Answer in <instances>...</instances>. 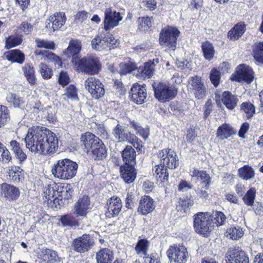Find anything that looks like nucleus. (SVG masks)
Returning <instances> with one entry per match:
<instances>
[{"mask_svg":"<svg viewBox=\"0 0 263 263\" xmlns=\"http://www.w3.org/2000/svg\"><path fill=\"white\" fill-rule=\"evenodd\" d=\"M25 142L26 147L33 153L51 154L58 147V139L55 134L42 126L30 128Z\"/></svg>","mask_w":263,"mask_h":263,"instance_id":"f257e3e1","label":"nucleus"},{"mask_svg":"<svg viewBox=\"0 0 263 263\" xmlns=\"http://www.w3.org/2000/svg\"><path fill=\"white\" fill-rule=\"evenodd\" d=\"M81 141L86 152L94 159L103 160L107 156V150L103 142L96 136L86 132L81 136Z\"/></svg>","mask_w":263,"mask_h":263,"instance_id":"f03ea898","label":"nucleus"},{"mask_svg":"<svg viewBox=\"0 0 263 263\" xmlns=\"http://www.w3.org/2000/svg\"><path fill=\"white\" fill-rule=\"evenodd\" d=\"M78 164L74 161L64 158L56 161L52 166L51 173L54 177L62 180H68L77 174Z\"/></svg>","mask_w":263,"mask_h":263,"instance_id":"7ed1b4c3","label":"nucleus"},{"mask_svg":"<svg viewBox=\"0 0 263 263\" xmlns=\"http://www.w3.org/2000/svg\"><path fill=\"white\" fill-rule=\"evenodd\" d=\"M155 97L161 102L169 101L174 98L177 93L176 86L164 82H154L152 84Z\"/></svg>","mask_w":263,"mask_h":263,"instance_id":"20e7f679","label":"nucleus"},{"mask_svg":"<svg viewBox=\"0 0 263 263\" xmlns=\"http://www.w3.org/2000/svg\"><path fill=\"white\" fill-rule=\"evenodd\" d=\"M117 40L108 31L102 29L100 30L96 37L91 41V47L98 51L110 50L114 48Z\"/></svg>","mask_w":263,"mask_h":263,"instance_id":"39448f33","label":"nucleus"},{"mask_svg":"<svg viewBox=\"0 0 263 263\" xmlns=\"http://www.w3.org/2000/svg\"><path fill=\"white\" fill-rule=\"evenodd\" d=\"M211 217L209 213L199 212L194 215V227L196 232L208 236L213 227Z\"/></svg>","mask_w":263,"mask_h":263,"instance_id":"423d86ee","label":"nucleus"},{"mask_svg":"<svg viewBox=\"0 0 263 263\" xmlns=\"http://www.w3.org/2000/svg\"><path fill=\"white\" fill-rule=\"evenodd\" d=\"M73 64L78 70L88 74L98 73L101 68L99 59L96 57L73 59Z\"/></svg>","mask_w":263,"mask_h":263,"instance_id":"0eeeda50","label":"nucleus"},{"mask_svg":"<svg viewBox=\"0 0 263 263\" xmlns=\"http://www.w3.org/2000/svg\"><path fill=\"white\" fill-rule=\"evenodd\" d=\"M180 31L176 27L167 26L163 28L160 33L159 43L163 47L174 50L176 47V40Z\"/></svg>","mask_w":263,"mask_h":263,"instance_id":"6e6552de","label":"nucleus"},{"mask_svg":"<svg viewBox=\"0 0 263 263\" xmlns=\"http://www.w3.org/2000/svg\"><path fill=\"white\" fill-rule=\"evenodd\" d=\"M112 134L120 142L128 141L136 148L142 147V142L134 134L128 132L126 128L118 124L112 129Z\"/></svg>","mask_w":263,"mask_h":263,"instance_id":"1a4fd4ad","label":"nucleus"},{"mask_svg":"<svg viewBox=\"0 0 263 263\" xmlns=\"http://www.w3.org/2000/svg\"><path fill=\"white\" fill-rule=\"evenodd\" d=\"M189 91L193 93L198 99H203L206 94V87L201 77L198 76L191 77L189 78L187 84Z\"/></svg>","mask_w":263,"mask_h":263,"instance_id":"9d476101","label":"nucleus"},{"mask_svg":"<svg viewBox=\"0 0 263 263\" xmlns=\"http://www.w3.org/2000/svg\"><path fill=\"white\" fill-rule=\"evenodd\" d=\"M254 78V73L252 68L245 64H241L238 66L235 72L231 76V79L232 81L246 82L248 84L251 83Z\"/></svg>","mask_w":263,"mask_h":263,"instance_id":"9b49d317","label":"nucleus"},{"mask_svg":"<svg viewBox=\"0 0 263 263\" xmlns=\"http://www.w3.org/2000/svg\"><path fill=\"white\" fill-rule=\"evenodd\" d=\"M160 164L165 168L174 169L179 165V159L176 153L171 149H163L159 153Z\"/></svg>","mask_w":263,"mask_h":263,"instance_id":"f8f14e48","label":"nucleus"},{"mask_svg":"<svg viewBox=\"0 0 263 263\" xmlns=\"http://www.w3.org/2000/svg\"><path fill=\"white\" fill-rule=\"evenodd\" d=\"M84 86L92 97L97 99L104 95L105 90L99 80L93 77L88 78L84 83Z\"/></svg>","mask_w":263,"mask_h":263,"instance_id":"ddd939ff","label":"nucleus"},{"mask_svg":"<svg viewBox=\"0 0 263 263\" xmlns=\"http://www.w3.org/2000/svg\"><path fill=\"white\" fill-rule=\"evenodd\" d=\"M93 243V240L89 235L83 234L73 240L72 247L74 251L82 253L88 251Z\"/></svg>","mask_w":263,"mask_h":263,"instance_id":"4468645a","label":"nucleus"},{"mask_svg":"<svg viewBox=\"0 0 263 263\" xmlns=\"http://www.w3.org/2000/svg\"><path fill=\"white\" fill-rule=\"evenodd\" d=\"M104 13V28L103 29L107 31L117 26L119 22L122 20L121 14L110 8H106Z\"/></svg>","mask_w":263,"mask_h":263,"instance_id":"2eb2a0df","label":"nucleus"},{"mask_svg":"<svg viewBox=\"0 0 263 263\" xmlns=\"http://www.w3.org/2000/svg\"><path fill=\"white\" fill-rule=\"evenodd\" d=\"M55 185L56 197L54 198V203L60 205L62 199H68L72 196V192L71 185L69 183H59L53 184Z\"/></svg>","mask_w":263,"mask_h":263,"instance_id":"dca6fc26","label":"nucleus"},{"mask_svg":"<svg viewBox=\"0 0 263 263\" xmlns=\"http://www.w3.org/2000/svg\"><path fill=\"white\" fill-rule=\"evenodd\" d=\"M90 200L88 196H81L73 206L74 214L77 216L85 217L90 209Z\"/></svg>","mask_w":263,"mask_h":263,"instance_id":"f3484780","label":"nucleus"},{"mask_svg":"<svg viewBox=\"0 0 263 263\" xmlns=\"http://www.w3.org/2000/svg\"><path fill=\"white\" fill-rule=\"evenodd\" d=\"M106 207L107 210L105 215L107 217L110 218L117 216L121 212L122 207L121 200L118 197L113 196L108 199Z\"/></svg>","mask_w":263,"mask_h":263,"instance_id":"a211bd4d","label":"nucleus"},{"mask_svg":"<svg viewBox=\"0 0 263 263\" xmlns=\"http://www.w3.org/2000/svg\"><path fill=\"white\" fill-rule=\"evenodd\" d=\"M129 96L134 102L141 104L144 103L147 96L146 89L144 86L134 84L129 91Z\"/></svg>","mask_w":263,"mask_h":263,"instance_id":"6ab92c4d","label":"nucleus"},{"mask_svg":"<svg viewBox=\"0 0 263 263\" xmlns=\"http://www.w3.org/2000/svg\"><path fill=\"white\" fill-rule=\"evenodd\" d=\"M155 207L154 200L149 196H144L139 201L138 212L146 215L153 211Z\"/></svg>","mask_w":263,"mask_h":263,"instance_id":"aec40b11","label":"nucleus"},{"mask_svg":"<svg viewBox=\"0 0 263 263\" xmlns=\"http://www.w3.org/2000/svg\"><path fill=\"white\" fill-rule=\"evenodd\" d=\"M227 255V263H249L247 254L242 250H232Z\"/></svg>","mask_w":263,"mask_h":263,"instance_id":"412c9836","label":"nucleus"},{"mask_svg":"<svg viewBox=\"0 0 263 263\" xmlns=\"http://www.w3.org/2000/svg\"><path fill=\"white\" fill-rule=\"evenodd\" d=\"M121 176L127 183L133 182L136 178L135 165H121L120 168Z\"/></svg>","mask_w":263,"mask_h":263,"instance_id":"4be33fe9","label":"nucleus"},{"mask_svg":"<svg viewBox=\"0 0 263 263\" xmlns=\"http://www.w3.org/2000/svg\"><path fill=\"white\" fill-rule=\"evenodd\" d=\"M136 153L131 146L127 145L121 153V157L124 162L123 165H135Z\"/></svg>","mask_w":263,"mask_h":263,"instance_id":"5701e85b","label":"nucleus"},{"mask_svg":"<svg viewBox=\"0 0 263 263\" xmlns=\"http://www.w3.org/2000/svg\"><path fill=\"white\" fill-rule=\"evenodd\" d=\"M41 263H57L59 257L56 252L47 248H42L38 254Z\"/></svg>","mask_w":263,"mask_h":263,"instance_id":"b1692460","label":"nucleus"},{"mask_svg":"<svg viewBox=\"0 0 263 263\" xmlns=\"http://www.w3.org/2000/svg\"><path fill=\"white\" fill-rule=\"evenodd\" d=\"M2 194L9 200H15L20 196L19 189L14 186L3 184L2 186Z\"/></svg>","mask_w":263,"mask_h":263,"instance_id":"393cba45","label":"nucleus"},{"mask_svg":"<svg viewBox=\"0 0 263 263\" xmlns=\"http://www.w3.org/2000/svg\"><path fill=\"white\" fill-rule=\"evenodd\" d=\"M155 64L150 61L144 63V66L138 69L137 76L142 79L149 78L152 77L155 71Z\"/></svg>","mask_w":263,"mask_h":263,"instance_id":"a878e982","label":"nucleus"},{"mask_svg":"<svg viewBox=\"0 0 263 263\" xmlns=\"http://www.w3.org/2000/svg\"><path fill=\"white\" fill-rule=\"evenodd\" d=\"M49 21L52 23V29L53 31L61 28L65 24L66 17L63 12H55L50 16Z\"/></svg>","mask_w":263,"mask_h":263,"instance_id":"bb28decb","label":"nucleus"},{"mask_svg":"<svg viewBox=\"0 0 263 263\" xmlns=\"http://www.w3.org/2000/svg\"><path fill=\"white\" fill-rule=\"evenodd\" d=\"M35 55L41 60L44 59L47 62H54L59 66H62V61L60 58L51 52L46 50H36L34 52Z\"/></svg>","mask_w":263,"mask_h":263,"instance_id":"cd10ccee","label":"nucleus"},{"mask_svg":"<svg viewBox=\"0 0 263 263\" xmlns=\"http://www.w3.org/2000/svg\"><path fill=\"white\" fill-rule=\"evenodd\" d=\"M221 100L227 108L233 109L236 106L238 99L230 91H226L222 93Z\"/></svg>","mask_w":263,"mask_h":263,"instance_id":"c85d7f7f","label":"nucleus"},{"mask_svg":"<svg viewBox=\"0 0 263 263\" xmlns=\"http://www.w3.org/2000/svg\"><path fill=\"white\" fill-rule=\"evenodd\" d=\"M153 171L155 172L154 174L158 183L161 184L167 182L168 173L166 168L159 164L155 167Z\"/></svg>","mask_w":263,"mask_h":263,"instance_id":"c756f323","label":"nucleus"},{"mask_svg":"<svg viewBox=\"0 0 263 263\" xmlns=\"http://www.w3.org/2000/svg\"><path fill=\"white\" fill-rule=\"evenodd\" d=\"M81 49V42L78 40H72L69 43V46L65 52L69 55L72 56V62L73 60H80L78 58V53Z\"/></svg>","mask_w":263,"mask_h":263,"instance_id":"7c9ffc66","label":"nucleus"},{"mask_svg":"<svg viewBox=\"0 0 263 263\" xmlns=\"http://www.w3.org/2000/svg\"><path fill=\"white\" fill-rule=\"evenodd\" d=\"M235 134L234 129L228 124H223L220 126L216 132V136L220 140L228 139Z\"/></svg>","mask_w":263,"mask_h":263,"instance_id":"2f4dec72","label":"nucleus"},{"mask_svg":"<svg viewBox=\"0 0 263 263\" xmlns=\"http://www.w3.org/2000/svg\"><path fill=\"white\" fill-rule=\"evenodd\" d=\"M113 259L112 251L108 249L101 250L96 254L97 263H111Z\"/></svg>","mask_w":263,"mask_h":263,"instance_id":"473e14b6","label":"nucleus"},{"mask_svg":"<svg viewBox=\"0 0 263 263\" xmlns=\"http://www.w3.org/2000/svg\"><path fill=\"white\" fill-rule=\"evenodd\" d=\"M7 59L13 63L22 64L25 60L24 53L19 49H14L6 53Z\"/></svg>","mask_w":263,"mask_h":263,"instance_id":"72a5a7b5","label":"nucleus"},{"mask_svg":"<svg viewBox=\"0 0 263 263\" xmlns=\"http://www.w3.org/2000/svg\"><path fill=\"white\" fill-rule=\"evenodd\" d=\"M245 31V25L239 23L235 25L228 32V37L230 40L236 41L241 36Z\"/></svg>","mask_w":263,"mask_h":263,"instance_id":"f704fd0d","label":"nucleus"},{"mask_svg":"<svg viewBox=\"0 0 263 263\" xmlns=\"http://www.w3.org/2000/svg\"><path fill=\"white\" fill-rule=\"evenodd\" d=\"M22 70L25 77L30 84L33 85L36 83V79L35 76V71L31 65L25 64L22 67Z\"/></svg>","mask_w":263,"mask_h":263,"instance_id":"c9c22d12","label":"nucleus"},{"mask_svg":"<svg viewBox=\"0 0 263 263\" xmlns=\"http://www.w3.org/2000/svg\"><path fill=\"white\" fill-rule=\"evenodd\" d=\"M167 255L171 263H181L180 250L179 247L175 246H170L167 251Z\"/></svg>","mask_w":263,"mask_h":263,"instance_id":"e433bc0d","label":"nucleus"},{"mask_svg":"<svg viewBox=\"0 0 263 263\" xmlns=\"http://www.w3.org/2000/svg\"><path fill=\"white\" fill-rule=\"evenodd\" d=\"M148 246L149 242L146 239L139 240L135 248L136 253L140 257H145L147 255Z\"/></svg>","mask_w":263,"mask_h":263,"instance_id":"4c0bfd02","label":"nucleus"},{"mask_svg":"<svg viewBox=\"0 0 263 263\" xmlns=\"http://www.w3.org/2000/svg\"><path fill=\"white\" fill-rule=\"evenodd\" d=\"M129 126L133 127L136 131L137 135L141 136L144 140H146L149 135V129L148 128H143L139 125L135 121H130Z\"/></svg>","mask_w":263,"mask_h":263,"instance_id":"58836bf2","label":"nucleus"},{"mask_svg":"<svg viewBox=\"0 0 263 263\" xmlns=\"http://www.w3.org/2000/svg\"><path fill=\"white\" fill-rule=\"evenodd\" d=\"M202 50L206 60L211 61L214 56L215 50L214 46L210 42L206 41L202 43Z\"/></svg>","mask_w":263,"mask_h":263,"instance_id":"ea45409f","label":"nucleus"},{"mask_svg":"<svg viewBox=\"0 0 263 263\" xmlns=\"http://www.w3.org/2000/svg\"><path fill=\"white\" fill-rule=\"evenodd\" d=\"M137 68L135 64L130 60L122 62L119 65V72L121 75L130 73Z\"/></svg>","mask_w":263,"mask_h":263,"instance_id":"a19ab883","label":"nucleus"},{"mask_svg":"<svg viewBox=\"0 0 263 263\" xmlns=\"http://www.w3.org/2000/svg\"><path fill=\"white\" fill-rule=\"evenodd\" d=\"M10 146L20 161L23 162L26 159L27 155L22 151L19 143L15 140L11 141Z\"/></svg>","mask_w":263,"mask_h":263,"instance_id":"79ce46f5","label":"nucleus"},{"mask_svg":"<svg viewBox=\"0 0 263 263\" xmlns=\"http://www.w3.org/2000/svg\"><path fill=\"white\" fill-rule=\"evenodd\" d=\"M6 100L8 104L14 108H21L23 104L22 99L13 93H8L6 97Z\"/></svg>","mask_w":263,"mask_h":263,"instance_id":"37998d69","label":"nucleus"},{"mask_svg":"<svg viewBox=\"0 0 263 263\" xmlns=\"http://www.w3.org/2000/svg\"><path fill=\"white\" fill-rule=\"evenodd\" d=\"M77 215L73 213H70L61 216L60 220L64 226H74L78 225Z\"/></svg>","mask_w":263,"mask_h":263,"instance_id":"c03bdc74","label":"nucleus"},{"mask_svg":"<svg viewBox=\"0 0 263 263\" xmlns=\"http://www.w3.org/2000/svg\"><path fill=\"white\" fill-rule=\"evenodd\" d=\"M33 28V26L30 23L24 21L18 26L16 33L21 36L28 35L32 31Z\"/></svg>","mask_w":263,"mask_h":263,"instance_id":"a18cd8bd","label":"nucleus"},{"mask_svg":"<svg viewBox=\"0 0 263 263\" xmlns=\"http://www.w3.org/2000/svg\"><path fill=\"white\" fill-rule=\"evenodd\" d=\"M53 184H56L55 182H52L50 184L45 186L43 190L44 196L48 200L53 201L54 202V198L56 197V191L55 185Z\"/></svg>","mask_w":263,"mask_h":263,"instance_id":"49530a36","label":"nucleus"},{"mask_svg":"<svg viewBox=\"0 0 263 263\" xmlns=\"http://www.w3.org/2000/svg\"><path fill=\"white\" fill-rule=\"evenodd\" d=\"M137 197L134 190H129L126 194L125 198V204L128 209H133L137 201Z\"/></svg>","mask_w":263,"mask_h":263,"instance_id":"de8ad7c7","label":"nucleus"},{"mask_svg":"<svg viewBox=\"0 0 263 263\" xmlns=\"http://www.w3.org/2000/svg\"><path fill=\"white\" fill-rule=\"evenodd\" d=\"M238 174L242 179L247 180L254 177V172L252 167L246 165L238 170Z\"/></svg>","mask_w":263,"mask_h":263,"instance_id":"09e8293b","label":"nucleus"},{"mask_svg":"<svg viewBox=\"0 0 263 263\" xmlns=\"http://www.w3.org/2000/svg\"><path fill=\"white\" fill-rule=\"evenodd\" d=\"M39 72L45 80L50 79L53 76L52 69L45 63H41L39 65Z\"/></svg>","mask_w":263,"mask_h":263,"instance_id":"8fccbe9b","label":"nucleus"},{"mask_svg":"<svg viewBox=\"0 0 263 263\" xmlns=\"http://www.w3.org/2000/svg\"><path fill=\"white\" fill-rule=\"evenodd\" d=\"M227 237L233 240H237L243 236L244 232L240 227H231L228 229Z\"/></svg>","mask_w":263,"mask_h":263,"instance_id":"3c124183","label":"nucleus"},{"mask_svg":"<svg viewBox=\"0 0 263 263\" xmlns=\"http://www.w3.org/2000/svg\"><path fill=\"white\" fill-rule=\"evenodd\" d=\"M23 40L21 36L17 34L15 36H9L6 39V48L10 49L20 45L22 43Z\"/></svg>","mask_w":263,"mask_h":263,"instance_id":"603ef678","label":"nucleus"},{"mask_svg":"<svg viewBox=\"0 0 263 263\" xmlns=\"http://www.w3.org/2000/svg\"><path fill=\"white\" fill-rule=\"evenodd\" d=\"M253 57L256 61L263 64V43L255 44L253 49Z\"/></svg>","mask_w":263,"mask_h":263,"instance_id":"864d4df0","label":"nucleus"},{"mask_svg":"<svg viewBox=\"0 0 263 263\" xmlns=\"http://www.w3.org/2000/svg\"><path fill=\"white\" fill-rule=\"evenodd\" d=\"M256 190L255 188H250L243 196L242 199L244 203L248 205H253L255 199Z\"/></svg>","mask_w":263,"mask_h":263,"instance_id":"5fc2aeb1","label":"nucleus"},{"mask_svg":"<svg viewBox=\"0 0 263 263\" xmlns=\"http://www.w3.org/2000/svg\"><path fill=\"white\" fill-rule=\"evenodd\" d=\"M10 120V112L6 106L0 105V127L5 125Z\"/></svg>","mask_w":263,"mask_h":263,"instance_id":"6e6d98bb","label":"nucleus"},{"mask_svg":"<svg viewBox=\"0 0 263 263\" xmlns=\"http://www.w3.org/2000/svg\"><path fill=\"white\" fill-rule=\"evenodd\" d=\"M63 96L71 100H78V91L76 86L73 85H70L66 88Z\"/></svg>","mask_w":263,"mask_h":263,"instance_id":"4d7b16f0","label":"nucleus"},{"mask_svg":"<svg viewBox=\"0 0 263 263\" xmlns=\"http://www.w3.org/2000/svg\"><path fill=\"white\" fill-rule=\"evenodd\" d=\"M241 109L243 111L248 118L252 117L255 112V108L253 104L245 102L241 104Z\"/></svg>","mask_w":263,"mask_h":263,"instance_id":"13d9d810","label":"nucleus"},{"mask_svg":"<svg viewBox=\"0 0 263 263\" xmlns=\"http://www.w3.org/2000/svg\"><path fill=\"white\" fill-rule=\"evenodd\" d=\"M152 17H139L138 20L139 29L141 30H147L151 26Z\"/></svg>","mask_w":263,"mask_h":263,"instance_id":"bf43d9fd","label":"nucleus"},{"mask_svg":"<svg viewBox=\"0 0 263 263\" xmlns=\"http://www.w3.org/2000/svg\"><path fill=\"white\" fill-rule=\"evenodd\" d=\"M22 171L23 170L18 166L12 167L9 170V176L13 181L18 182L20 181V176Z\"/></svg>","mask_w":263,"mask_h":263,"instance_id":"052dcab7","label":"nucleus"},{"mask_svg":"<svg viewBox=\"0 0 263 263\" xmlns=\"http://www.w3.org/2000/svg\"><path fill=\"white\" fill-rule=\"evenodd\" d=\"M212 217L214 220L213 223H215L217 227L223 224L226 219L224 214L220 211H216L215 213H213Z\"/></svg>","mask_w":263,"mask_h":263,"instance_id":"680f3d73","label":"nucleus"},{"mask_svg":"<svg viewBox=\"0 0 263 263\" xmlns=\"http://www.w3.org/2000/svg\"><path fill=\"white\" fill-rule=\"evenodd\" d=\"M36 45L39 48H44L49 49H54V43L52 41L37 39L35 41Z\"/></svg>","mask_w":263,"mask_h":263,"instance_id":"e2e57ef3","label":"nucleus"},{"mask_svg":"<svg viewBox=\"0 0 263 263\" xmlns=\"http://www.w3.org/2000/svg\"><path fill=\"white\" fill-rule=\"evenodd\" d=\"M210 78L212 83L215 87H217L219 85L220 80V71L216 68L212 69L210 72Z\"/></svg>","mask_w":263,"mask_h":263,"instance_id":"0e129e2a","label":"nucleus"},{"mask_svg":"<svg viewBox=\"0 0 263 263\" xmlns=\"http://www.w3.org/2000/svg\"><path fill=\"white\" fill-rule=\"evenodd\" d=\"M194 204V201L191 195L186 197V199L182 200V210L186 214L190 212V209Z\"/></svg>","mask_w":263,"mask_h":263,"instance_id":"69168bd1","label":"nucleus"},{"mask_svg":"<svg viewBox=\"0 0 263 263\" xmlns=\"http://www.w3.org/2000/svg\"><path fill=\"white\" fill-rule=\"evenodd\" d=\"M144 259V263H159L160 260L157 256V254L153 253L150 255H147L143 257Z\"/></svg>","mask_w":263,"mask_h":263,"instance_id":"338daca9","label":"nucleus"},{"mask_svg":"<svg viewBox=\"0 0 263 263\" xmlns=\"http://www.w3.org/2000/svg\"><path fill=\"white\" fill-rule=\"evenodd\" d=\"M59 82L62 86L67 85L69 82V78L66 72L61 71L59 78Z\"/></svg>","mask_w":263,"mask_h":263,"instance_id":"774afa93","label":"nucleus"}]
</instances>
